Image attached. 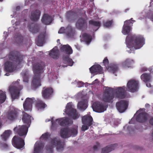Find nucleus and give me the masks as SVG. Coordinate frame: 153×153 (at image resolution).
Listing matches in <instances>:
<instances>
[{
	"mask_svg": "<svg viewBox=\"0 0 153 153\" xmlns=\"http://www.w3.org/2000/svg\"><path fill=\"white\" fill-rule=\"evenodd\" d=\"M10 60L13 62L7 61L4 64V70L6 72H12L16 69L17 65L20 64L23 59V56L19 52L12 51L8 55Z\"/></svg>",
	"mask_w": 153,
	"mask_h": 153,
	"instance_id": "nucleus-1",
	"label": "nucleus"
},
{
	"mask_svg": "<svg viewBox=\"0 0 153 153\" xmlns=\"http://www.w3.org/2000/svg\"><path fill=\"white\" fill-rule=\"evenodd\" d=\"M45 66L42 62L36 63L33 65V71L34 73L32 81V87L33 88L36 89L41 85L40 80V74L44 72Z\"/></svg>",
	"mask_w": 153,
	"mask_h": 153,
	"instance_id": "nucleus-2",
	"label": "nucleus"
},
{
	"mask_svg": "<svg viewBox=\"0 0 153 153\" xmlns=\"http://www.w3.org/2000/svg\"><path fill=\"white\" fill-rule=\"evenodd\" d=\"M126 42L127 46L129 48L138 49L141 48L145 44V39L142 36L134 35L127 36Z\"/></svg>",
	"mask_w": 153,
	"mask_h": 153,
	"instance_id": "nucleus-3",
	"label": "nucleus"
},
{
	"mask_svg": "<svg viewBox=\"0 0 153 153\" xmlns=\"http://www.w3.org/2000/svg\"><path fill=\"white\" fill-rule=\"evenodd\" d=\"M50 144V145L47 146L46 149L50 153H53V148L56 146L58 151L62 150L64 149L65 143L64 141H61L59 137H56L51 139Z\"/></svg>",
	"mask_w": 153,
	"mask_h": 153,
	"instance_id": "nucleus-4",
	"label": "nucleus"
},
{
	"mask_svg": "<svg viewBox=\"0 0 153 153\" xmlns=\"http://www.w3.org/2000/svg\"><path fill=\"white\" fill-rule=\"evenodd\" d=\"M61 50L68 55L63 56L62 59L63 63L66 65H63L64 67H66L68 65L72 66L74 63L72 59L69 57V55L73 53V50L71 47L68 45H63L60 48Z\"/></svg>",
	"mask_w": 153,
	"mask_h": 153,
	"instance_id": "nucleus-5",
	"label": "nucleus"
},
{
	"mask_svg": "<svg viewBox=\"0 0 153 153\" xmlns=\"http://www.w3.org/2000/svg\"><path fill=\"white\" fill-rule=\"evenodd\" d=\"M20 81V79H18L16 81L13 83V85L9 88V91L13 100L19 98L20 91L23 89L22 85L19 84V82Z\"/></svg>",
	"mask_w": 153,
	"mask_h": 153,
	"instance_id": "nucleus-6",
	"label": "nucleus"
},
{
	"mask_svg": "<svg viewBox=\"0 0 153 153\" xmlns=\"http://www.w3.org/2000/svg\"><path fill=\"white\" fill-rule=\"evenodd\" d=\"M65 110L66 113L74 120L78 118L80 116L79 114L77 112L76 109L73 108L71 103H68L67 104Z\"/></svg>",
	"mask_w": 153,
	"mask_h": 153,
	"instance_id": "nucleus-7",
	"label": "nucleus"
},
{
	"mask_svg": "<svg viewBox=\"0 0 153 153\" xmlns=\"http://www.w3.org/2000/svg\"><path fill=\"white\" fill-rule=\"evenodd\" d=\"M11 131L10 130H6L1 135V140L0 142L1 147L4 149L8 148V144L7 141V139L10 136Z\"/></svg>",
	"mask_w": 153,
	"mask_h": 153,
	"instance_id": "nucleus-8",
	"label": "nucleus"
},
{
	"mask_svg": "<svg viewBox=\"0 0 153 153\" xmlns=\"http://www.w3.org/2000/svg\"><path fill=\"white\" fill-rule=\"evenodd\" d=\"M12 143L14 147L18 149L22 148L25 145L24 140L16 135L13 137L12 140Z\"/></svg>",
	"mask_w": 153,
	"mask_h": 153,
	"instance_id": "nucleus-9",
	"label": "nucleus"
},
{
	"mask_svg": "<svg viewBox=\"0 0 153 153\" xmlns=\"http://www.w3.org/2000/svg\"><path fill=\"white\" fill-rule=\"evenodd\" d=\"M111 88L107 87L103 94L102 101L106 102H113L114 98V95L111 93Z\"/></svg>",
	"mask_w": 153,
	"mask_h": 153,
	"instance_id": "nucleus-10",
	"label": "nucleus"
},
{
	"mask_svg": "<svg viewBox=\"0 0 153 153\" xmlns=\"http://www.w3.org/2000/svg\"><path fill=\"white\" fill-rule=\"evenodd\" d=\"M29 126L25 125L19 126L14 128V131L16 133L20 136H26L27 133L28 128Z\"/></svg>",
	"mask_w": 153,
	"mask_h": 153,
	"instance_id": "nucleus-11",
	"label": "nucleus"
},
{
	"mask_svg": "<svg viewBox=\"0 0 153 153\" xmlns=\"http://www.w3.org/2000/svg\"><path fill=\"white\" fill-rule=\"evenodd\" d=\"M127 88L125 86L119 87L115 89V96L116 98L123 99L125 98L126 96V91Z\"/></svg>",
	"mask_w": 153,
	"mask_h": 153,
	"instance_id": "nucleus-12",
	"label": "nucleus"
},
{
	"mask_svg": "<svg viewBox=\"0 0 153 153\" xmlns=\"http://www.w3.org/2000/svg\"><path fill=\"white\" fill-rule=\"evenodd\" d=\"M107 106L103 103L97 102L93 103L92 108L94 111L99 113L102 112L106 110Z\"/></svg>",
	"mask_w": 153,
	"mask_h": 153,
	"instance_id": "nucleus-13",
	"label": "nucleus"
},
{
	"mask_svg": "<svg viewBox=\"0 0 153 153\" xmlns=\"http://www.w3.org/2000/svg\"><path fill=\"white\" fill-rule=\"evenodd\" d=\"M128 102L124 100H122L117 102L116 106L117 110L120 113L124 112L128 108Z\"/></svg>",
	"mask_w": 153,
	"mask_h": 153,
	"instance_id": "nucleus-14",
	"label": "nucleus"
},
{
	"mask_svg": "<svg viewBox=\"0 0 153 153\" xmlns=\"http://www.w3.org/2000/svg\"><path fill=\"white\" fill-rule=\"evenodd\" d=\"M138 82L134 80H130L128 82L127 86L128 91L134 92L138 88Z\"/></svg>",
	"mask_w": 153,
	"mask_h": 153,
	"instance_id": "nucleus-15",
	"label": "nucleus"
},
{
	"mask_svg": "<svg viewBox=\"0 0 153 153\" xmlns=\"http://www.w3.org/2000/svg\"><path fill=\"white\" fill-rule=\"evenodd\" d=\"M53 90L51 87H44L43 88L42 94L43 98L45 99H48L52 94Z\"/></svg>",
	"mask_w": 153,
	"mask_h": 153,
	"instance_id": "nucleus-16",
	"label": "nucleus"
},
{
	"mask_svg": "<svg viewBox=\"0 0 153 153\" xmlns=\"http://www.w3.org/2000/svg\"><path fill=\"white\" fill-rule=\"evenodd\" d=\"M34 98H27L23 104L24 109L25 111H31L32 109L33 101Z\"/></svg>",
	"mask_w": 153,
	"mask_h": 153,
	"instance_id": "nucleus-17",
	"label": "nucleus"
},
{
	"mask_svg": "<svg viewBox=\"0 0 153 153\" xmlns=\"http://www.w3.org/2000/svg\"><path fill=\"white\" fill-rule=\"evenodd\" d=\"M76 26L77 28L83 30L87 27V22L84 18H80L77 21Z\"/></svg>",
	"mask_w": 153,
	"mask_h": 153,
	"instance_id": "nucleus-18",
	"label": "nucleus"
},
{
	"mask_svg": "<svg viewBox=\"0 0 153 153\" xmlns=\"http://www.w3.org/2000/svg\"><path fill=\"white\" fill-rule=\"evenodd\" d=\"M56 121L61 126H68L73 123V121L68 117H64L57 119Z\"/></svg>",
	"mask_w": 153,
	"mask_h": 153,
	"instance_id": "nucleus-19",
	"label": "nucleus"
},
{
	"mask_svg": "<svg viewBox=\"0 0 153 153\" xmlns=\"http://www.w3.org/2000/svg\"><path fill=\"white\" fill-rule=\"evenodd\" d=\"M19 114L18 111L15 109L11 110L7 114V119L11 121L16 119L18 116Z\"/></svg>",
	"mask_w": 153,
	"mask_h": 153,
	"instance_id": "nucleus-20",
	"label": "nucleus"
},
{
	"mask_svg": "<svg viewBox=\"0 0 153 153\" xmlns=\"http://www.w3.org/2000/svg\"><path fill=\"white\" fill-rule=\"evenodd\" d=\"M93 119L92 117L88 114L82 117V123L88 126H91L93 124Z\"/></svg>",
	"mask_w": 153,
	"mask_h": 153,
	"instance_id": "nucleus-21",
	"label": "nucleus"
},
{
	"mask_svg": "<svg viewBox=\"0 0 153 153\" xmlns=\"http://www.w3.org/2000/svg\"><path fill=\"white\" fill-rule=\"evenodd\" d=\"M148 117L147 114L145 112H141L137 116L136 120L139 123H144L147 120Z\"/></svg>",
	"mask_w": 153,
	"mask_h": 153,
	"instance_id": "nucleus-22",
	"label": "nucleus"
},
{
	"mask_svg": "<svg viewBox=\"0 0 153 153\" xmlns=\"http://www.w3.org/2000/svg\"><path fill=\"white\" fill-rule=\"evenodd\" d=\"M40 14L41 12L39 10L33 11L31 12L30 16V19L32 21L36 22L39 19Z\"/></svg>",
	"mask_w": 153,
	"mask_h": 153,
	"instance_id": "nucleus-23",
	"label": "nucleus"
},
{
	"mask_svg": "<svg viewBox=\"0 0 153 153\" xmlns=\"http://www.w3.org/2000/svg\"><path fill=\"white\" fill-rule=\"evenodd\" d=\"M89 70L92 74L97 72L101 74L102 73V68L99 65H93L89 68Z\"/></svg>",
	"mask_w": 153,
	"mask_h": 153,
	"instance_id": "nucleus-24",
	"label": "nucleus"
},
{
	"mask_svg": "<svg viewBox=\"0 0 153 153\" xmlns=\"http://www.w3.org/2000/svg\"><path fill=\"white\" fill-rule=\"evenodd\" d=\"M22 120L24 123L27 124L29 127L31 123V116L24 111L22 112Z\"/></svg>",
	"mask_w": 153,
	"mask_h": 153,
	"instance_id": "nucleus-25",
	"label": "nucleus"
},
{
	"mask_svg": "<svg viewBox=\"0 0 153 153\" xmlns=\"http://www.w3.org/2000/svg\"><path fill=\"white\" fill-rule=\"evenodd\" d=\"M28 27L29 31L33 33H36L39 31V26L36 23H32Z\"/></svg>",
	"mask_w": 153,
	"mask_h": 153,
	"instance_id": "nucleus-26",
	"label": "nucleus"
},
{
	"mask_svg": "<svg viewBox=\"0 0 153 153\" xmlns=\"http://www.w3.org/2000/svg\"><path fill=\"white\" fill-rule=\"evenodd\" d=\"M117 146V144H114L108 145L102 149V153H108L114 150Z\"/></svg>",
	"mask_w": 153,
	"mask_h": 153,
	"instance_id": "nucleus-27",
	"label": "nucleus"
},
{
	"mask_svg": "<svg viewBox=\"0 0 153 153\" xmlns=\"http://www.w3.org/2000/svg\"><path fill=\"white\" fill-rule=\"evenodd\" d=\"M45 36V33H41L36 39V42L38 46H42L44 43Z\"/></svg>",
	"mask_w": 153,
	"mask_h": 153,
	"instance_id": "nucleus-28",
	"label": "nucleus"
},
{
	"mask_svg": "<svg viewBox=\"0 0 153 153\" xmlns=\"http://www.w3.org/2000/svg\"><path fill=\"white\" fill-rule=\"evenodd\" d=\"M41 21L42 23L45 25H49L51 22L52 18L49 15L46 14H44L42 19Z\"/></svg>",
	"mask_w": 153,
	"mask_h": 153,
	"instance_id": "nucleus-29",
	"label": "nucleus"
},
{
	"mask_svg": "<svg viewBox=\"0 0 153 153\" xmlns=\"http://www.w3.org/2000/svg\"><path fill=\"white\" fill-rule=\"evenodd\" d=\"M49 55L52 58L54 59H57L59 57V51L57 49L53 48L50 51Z\"/></svg>",
	"mask_w": 153,
	"mask_h": 153,
	"instance_id": "nucleus-30",
	"label": "nucleus"
},
{
	"mask_svg": "<svg viewBox=\"0 0 153 153\" xmlns=\"http://www.w3.org/2000/svg\"><path fill=\"white\" fill-rule=\"evenodd\" d=\"M87 102L85 100H82L78 103V108L81 111H84L87 107Z\"/></svg>",
	"mask_w": 153,
	"mask_h": 153,
	"instance_id": "nucleus-31",
	"label": "nucleus"
},
{
	"mask_svg": "<svg viewBox=\"0 0 153 153\" xmlns=\"http://www.w3.org/2000/svg\"><path fill=\"white\" fill-rule=\"evenodd\" d=\"M69 128H62L60 132L61 137L63 138H65L68 136L69 137Z\"/></svg>",
	"mask_w": 153,
	"mask_h": 153,
	"instance_id": "nucleus-32",
	"label": "nucleus"
},
{
	"mask_svg": "<svg viewBox=\"0 0 153 153\" xmlns=\"http://www.w3.org/2000/svg\"><path fill=\"white\" fill-rule=\"evenodd\" d=\"M74 33L75 31L72 27L69 25H68L66 28L65 31L67 35L69 37H71L73 36Z\"/></svg>",
	"mask_w": 153,
	"mask_h": 153,
	"instance_id": "nucleus-33",
	"label": "nucleus"
},
{
	"mask_svg": "<svg viewBox=\"0 0 153 153\" xmlns=\"http://www.w3.org/2000/svg\"><path fill=\"white\" fill-rule=\"evenodd\" d=\"M36 106L38 110H42L45 108L47 105L42 101L39 100L36 103Z\"/></svg>",
	"mask_w": 153,
	"mask_h": 153,
	"instance_id": "nucleus-34",
	"label": "nucleus"
},
{
	"mask_svg": "<svg viewBox=\"0 0 153 153\" xmlns=\"http://www.w3.org/2000/svg\"><path fill=\"white\" fill-rule=\"evenodd\" d=\"M133 62V60H131L129 59H127L125 61L122 62V65L123 67L125 68L131 67Z\"/></svg>",
	"mask_w": 153,
	"mask_h": 153,
	"instance_id": "nucleus-35",
	"label": "nucleus"
},
{
	"mask_svg": "<svg viewBox=\"0 0 153 153\" xmlns=\"http://www.w3.org/2000/svg\"><path fill=\"white\" fill-rule=\"evenodd\" d=\"M76 15V13L75 12L71 10L67 12L66 17L67 19L69 20L74 18Z\"/></svg>",
	"mask_w": 153,
	"mask_h": 153,
	"instance_id": "nucleus-36",
	"label": "nucleus"
},
{
	"mask_svg": "<svg viewBox=\"0 0 153 153\" xmlns=\"http://www.w3.org/2000/svg\"><path fill=\"white\" fill-rule=\"evenodd\" d=\"M140 78L144 82L146 83L150 81V75L149 74L144 73L141 75Z\"/></svg>",
	"mask_w": 153,
	"mask_h": 153,
	"instance_id": "nucleus-37",
	"label": "nucleus"
},
{
	"mask_svg": "<svg viewBox=\"0 0 153 153\" xmlns=\"http://www.w3.org/2000/svg\"><path fill=\"white\" fill-rule=\"evenodd\" d=\"M44 146V143L40 142L37 146H35L34 149V151L35 153H38L43 148Z\"/></svg>",
	"mask_w": 153,
	"mask_h": 153,
	"instance_id": "nucleus-38",
	"label": "nucleus"
},
{
	"mask_svg": "<svg viewBox=\"0 0 153 153\" xmlns=\"http://www.w3.org/2000/svg\"><path fill=\"white\" fill-rule=\"evenodd\" d=\"M82 36L83 39L86 42L89 43L91 42L92 38L89 34L85 33L83 34Z\"/></svg>",
	"mask_w": 153,
	"mask_h": 153,
	"instance_id": "nucleus-39",
	"label": "nucleus"
},
{
	"mask_svg": "<svg viewBox=\"0 0 153 153\" xmlns=\"http://www.w3.org/2000/svg\"><path fill=\"white\" fill-rule=\"evenodd\" d=\"M131 29V27L128 25L124 26L122 33L124 35H128L130 32Z\"/></svg>",
	"mask_w": 153,
	"mask_h": 153,
	"instance_id": "nucleus-40",
	"label": "nucleus"
},
{
	"mask_svg": "<svg viewBox=\"0 0 153 153\" xmlns=\"http://www.w3.org/2000/svg\"><path fill=\"white\" fill-rule=\"evenodd\" d=\"M77 127L76 128H69V135H70L75 136L77 134Z\"/></svg>",
	"mask_w": 153,
	"mask_h": 153,
	"instance_id": "nucleus-41",
	"label": "nucleus"
},
{
	"mask_svg": "<svg viewBox=\"0 0 153 153\" xmlns=\"http://www.w3.org/2000/svg\"><path fill=\"white\" fill-rule=\"evenodd\" d=\"M90 25H92L94 26L98 27L99 28L101 25V23L99 22L94 21L93 20H91L89 21Z\"/></svg>",
	"mask_w": 153,
	"mask_h": 153,
	"instance_id": "nucleus-42",
	"label": "nucleus"
},
{
	"mask_svg": "<svg viewBox=\"0 0 153 153\" xmlns=\"http://www.w3.org/2000/svg\"><path fill=\"white\" fill-rule=\"evenodd\" d=\"M6 97L5 92L0 93V104L3 103L5 101Z\"/></svg>",
	"mask_w": 153,
	"mask_h": 153,
	"instance_id": "nucleus-43",
	"label": "nucleus"
},
{
	"mask_svg": "<svg viewBox=\"0 0 153 153\" xmlns=\"http://www.w3.org/2000/svg\"><path fill=\"white\" fill-rule=\"evenodd\" d=\"M16 40L17 41V43H21L22 42L23 40V37L20 34H18L16 36Z\"/></svg>",
	"mask_w": 153,
	"mask_h": 153,
	"instance_id": "nucleus-44",
	"label": "nucleus"
},
{
	"mask_svg": "<svg viewBox=\"0 0 153 153\" xmlns=\"http://www.w3.org/2000/svg\"><path fill=\"white\" fill-rule=\"evenodd\" d=\"M118 70V67L117 65L114 64L111 65V71L115 74Z\"/></svg>",
	"mask_w": 153,
	"mask_h": 153,
	"instance_id": "nucleus-45",
	"label": "nucleus"
},
{
	"mask_svg": "<svg viewBox=\"0 0 153 153\" xmlns=\"http://www.w3.org/2000/svg\"><path fill=\"white\" fill-rule=\"evenodd\" d=\"M112 23V21H108L103 22V25L105 27H108L111 26Z\"/></svg>",
	"mask_w": 153,
	"mask_h": 153,
	"instance_id": "nucleus-46",
	"label": "nucleus"
},
{
	"mask_svg": "<svg viewBox=\"0 0 153 153\" xmlns=\"http://www.w3.org/2000/svg\"><path fill=\"white\" fill-rule=\"evenodd\" d=\"M103 63L104 65L107 67H108L109 61L107 57H105L103 61Z\"/></svg>",
	"mask_w": 153,
	"mask_h": 153,
	"instance_id": "nucleus-47",
	"label": "nucleus"
},
{
	"mask_svg": "<svg viewBox=\"0 0 153 153\" xmlns=\"http://www.w3.org/2000/svg\"><path fill=\"white\" fill-rule=\"evenodd\" d=\"M22 74L23 79V81L26 82H28L29 81L28 78L26 73H23Z\"/></svg>",
	"mask_w": 153,
	"mask_h": 153,
	"instance_id": "nucleus-48",
	"label": "nucleus"
},
{
	"mask_svg": "<svg viewBox=\"0 0 153 153\" xmlns=\"http://www.w3.org/2000/svg\"><path fill=\"white\" fill-rule=\"evenodd\" d=\"M41 137L44 140H47L49 137V134L48 133H46L43 134Z\"/></svg>",
	"mask_w": 153,
	"mask_h": 153,
	"instance_id": "nucleus-49",
	"label": "nucleus"
},
{
	"mask_svg": "<svg viewBox=\"0 0 153 153\" xmlns=\"http://www.w3.org/2000/svg\"><path fill=\"white\" fill-rule=\"evenodd\" d=\"M66 29H65L64 27H61L58 31L59 33H65Z\"/></svg>",
	"mask_w": 153,
	"mask_h": 153,
	"instance_id": "nucleus-50",
	"label": "nucleus"
},
{
	"mask_svg": "<svg viewBox=\"0 0 153 153\" xmlns=\"http://www.w3.org/2000/svg\"><path fill=\"white\" fill-rule=\"evenodd\" d=\"M89 126L87 125H83L82 127V131H85L88 130L89 128Z\"/></svg>",
	"mask_w": 153,
	"mask_h": 153,
	"instance_id": "nucleus-51",
	"label": "nucleus"
},
{
	"mask_svg": "<svg viewBox=\"0 0 153 153\" xmlns=\"http://www.w3.org/2000/svg\"><path fill=\"white\" fill-rule=\"evenodd\" d=\"M99 145V143H97V145H94L93 147V149L94 150H96L97 149Z\"/></svg>",
	"mask_w": 153,
	"mask_h": 153,
	"instance_id": "nucleus-52",
	"label": "nucleus"
},
{
	"mask_svg": "<svg viewBox=\"0 0 153 153\" xmlns=\"http://www.w3.org/2000/svg\"><path fill=\"white\" fill-rule=\"evenodd\" d=\"M149 122L153 126V117H152L150 119Z\"/></svg>",
	"mask_w": 153,
	"mask_h": 153,
	"instance_id": "nucleus-53",
	"label": "nucleus"
},
{
	"mask_svg": "<svg viewBox=\"0 0 153 153\" xmlns=\"http://www.w3.org/2000/svg\"><path fill=\"white\" fill-rule=\"evenodd\" d=\"M142 70L143 71H145L147 70V69L146 68H143L142 69Z\"/></svg>",
	"mask_w": 153,
	"mask_h": 153,
	"instance_id": "nucleus-54",
	"label": "nucleus"
},
{
	"mask_svg": "<svg viewBox=\"0 0 153 153\" xmlns=\"http://www.w3.org/2000/svg\"><path fill=\"white\" fill-rule=\"evenodd\" d=\"M133 120V119L132 118L131 120L129 121V124H132L133 123L132 122V120Z\"/></svg>",
	"mask_w": 153,
	"mask_h": 153,
	"instance_id": "nucleus-55",
	"label": "nucleus"
},
{
	"mask_svg": "<svg viewBox=\"0 0 153 153\" xmlns=\"http://www.w3.org/2000/svg\"><path fill=\"white\" fill-rule=\"evenodd\" d=\"M146 86L148 87H151V84L150 83H147L146 84Z\"/></svg>",
	"mask_w": 153,
	"mask_h": 153,
	"instance_id": "nucleus-56",
	"label": "nucleus"
},
{
	"mask_svg": "<svg viewBox=\"0 0 153 153\" xmlns=\"http://www.w3.org/2000/svg\"><path fill=\"white\" fill-rule=\"evenodd\" d=\"M129 22V20H126L124 22L125 24H127Z\"/></svg>",
	"mask_w": 153,
	"mask_h": 153,
	"instance_id": "nucleus-57",
	"label": "nucleus"
},
{
	"mask_svg": "<svg viewBox=\"0 0 153 153\" xmlns=\"http://www.w3.org/2000/svg\"><path fill=\"white\" fill-rule=\"evenodd\" d=\"M52 125L51 127L52 128H53V126H54L55 124V123H54V122H53V121H52Z\"/></svg>",
	"mask_w": 153,
	"mask_h": 153,
	"instance_id": "nucleus-58",
	"label": "nucleus"
},
{
	"mask_svg": "<svg viewBox=\"0 0 153 153\" xmlns=\"http://www.w3.org/2000/svg\"><path fill=\"white\" fill-rule=\"evenodd\" d=\"M2 123L0 121V128H1L2 127Z\"/></svg>",
	"mask_w": 153,
	"mask_h": 153,
	"instance_id": "nucleus-59",
	"label": "nucleus"
},
{
	"mask_svg": "<svg viewBox=\"0 0 153 153\" xmlns=\"http://www.w3.org/2000/svg\"><path fill=\"white\" fill-rule=\"evenodd\" d=\"M129 10V9H126L125 10V12H126L128 11V10Z\"/></svg>",
	"mask_w": 153,
	"mask_h": 153,
	"instance_id": "nucleus-60",
	"label": "nucleus"
},
{
	"mask_svg": "<svg viewBox=\"0 0 153 153\" xmlns=\"http://www.w3.org/2000/svg\"><path fill=\"white\" fill-rule=\"evenodd\" d=\"M5 75H6V76H9V73H6L5 74Z\"/></svg>",
	"mask_w": 153,
	"mask_h": 153,
	"instance_id": "nucleus-61",
	"label": "nucleus"
},
{
	"mask_svg": "<svg viewBox=\"0 0 153 153\" xmlns=\"http://www.w3.org/2000/svg\"><path fill=\"white\" fill-rule=\"evenodd\" d=\"M151 19L152 20V21H153V15H152L151 17Z\"/></svg>",
	"mask_w": 153,
	"mask_h": 153,
	"instance_id": "nucleus-62",
	"label": "nucleus"
},
{
	"mask_svg": "<svg viewBox=\"0 0 153 153\" xmlns=\"http://www.w3.org/2000/svg\"><path fill=\"white\" fill-rule=\"evenodd\" d=\"M19 8H20L19 7L17 6V7H16V9H17H17H19Z\"/></svg>",
	"mask_w": 153,
	"mask_h": 153,
	"instance_id": "nucleus-63",
	"label": "nucleus"
},
{
	"mask_svg": "<svg viewBox=\"0 0 153 153\" xmlns=\"http://www.w3.org/2000/svg\"><path fill=\"white\" fill-rule=\"evenodd\" d=\"M98 81V79H96L94 81V82H96V81Z\"/></svg>",
	"mask_w": 153,
	"mask_h": 153,
	"instance_id": "nucleus-64",
	"label": "nucleus"
}]
</instances>
